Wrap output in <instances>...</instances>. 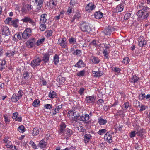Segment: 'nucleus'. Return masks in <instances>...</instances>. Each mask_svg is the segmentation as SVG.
I'll use <instances>...</instances> for the list:
<instances>
[{
	"mask_svg": "<svg viewBox=\"0 0 150 150\" xmlns=\"http://www.w3.org/2000/svg\"><path fill=\"white\" fill-rule=\"evenodd\" d=\"M150 13L149 8L147 7H144L142 9L139 10L137 13L138 17L142 19L147 18Z\"/></svg>",
	"mask_w": 150,
	"mask_h": 150,
	"instance_id": "nucleus-1",
	"label": "nucleus"
},
{
	"mask_svg": "<svg viewBox=\"0 0 150 150\" xmlns=\"http://www.w3.org/2000/svg\"><path fill=\"white\" fill-rule=\"evenodd\" d=\"M23 95V92L21 90H20L18 92L17 94H14L11 98V100L13 102H16L20 99L21 98Z\"/></svg>",
	"mask_w": 150,
	"mask_h": 150,
	"instance_id": "nucleus-2",
	"label": "nucleus"
},
{
	"mask_svg": "<svg viewBox=\"0 0 150 150\" xmlns=\"http://www.w3.org/2000/svg\"><path fill=\"white\" fill-rule=\"evenodd\" d=\"M32 30L30 28H26L22 34V37L24 39H27L31 35Z\"/></svg>",
	"mask_w": 150,
	"mask_h": 150,
	"instance_id": "nucleus-3",
	"label": "nucleus"
},
{
	"mask_svg": "<svg viewBox=\"0 0 150 150\" xmlns=\"http://www.w3.org/2000/svg\"><path fill=\"white\" fill-rule=\"evenodd\" d=\"M103 53L105 58L108 59L109 54L110 52L109 46L108 45H104L103 46Z\"/></svg>",
	"mask_w": 150,
	"mask_h": 150,
	"instance_id": "nucleus-4",
	"label": "nucleus"
},
{
	"mask_svg": "<svg viewBox=\"0 0 150 150\" xmlns=\"http://www.w3.org/2000/svg\"><path fill=\"white\" fill-rule=\"evenodd\" d=\"M66 39L65 38L58 39V44L60 45L62 48L68 49V48L67 45V42L66 41Z\"/></svg>",
	"mask_w": 150,
	"mask_h": 150,
	"instance_id": "nucleus-5",
	"label": "nucleus"
},
{
	"mask_svg": "<svg viewBox=\"0 0 150 150\" xmlns=\"http://www.w3.org/2000/svg\"><path fill=\"white\" fill-rule=\"evenodd\" d=\"M96 7V5L94 3L92 2H90L86 5L85 7V10L88 12H91L94 10Z\"/></svg>",
	"mask_w": 150,
	"mask_h": 150,
	"instance_id": "nucleus-6",
	"label": "nucleus"
},
{
	"mask_svg": "<svg viewBox=\"0 0 150 150\" xmlns=\"http://www.w3.org/2000/svg\"><path fill=\"white\" fill-rule=\"evenodd\" d=\"M42 60L39 57L32 60L30 63V65L33 68H35L36 66L40 64Z\"/></svg>",
	"mask_w": 150,
	"mask_h": 150,
	"instance_id": "nucleus-7",
	"label": "nucleus"
},
{
	"mask_svg": "<svg viewBox=\"0 0 150 150\" xmlns=\"http://www.w3.org/2000/svg\"><path fill=\"white\" fill-rule=\"evenodd\" d=\"M21 21L23 23H29L33 26L35 25V23L34 21L28 16H25L21 20Z\"/></svg>",
	"mask_w": 150,
	"mask_h": 150,
	"instance_id": "nucleus-8",
	"label": "nucleus"
},
{
	"mask_svg": "<svg viewBox=\"0 0 150 150\" xmlns=\"http://www.w3.org/2000/svg\"><path fill=\"white\" fill-rule=\"evenodd\" d=\"M74 117H72L71 120L73 122L75 121V123H77L78 124H81V122L79 121L80 115L79 113L77 111H75Z\"/></svg>",
	"mask_w": 150,
	"mask_h": 150,
	"instance_id": "nucleus-9",
	"label": "nucleus"
},
{
	"mask_svg": "<svg viewBox=\"0 0 150 150\" xmlns=\"http://www.w3.org/2000/svg\"><path fill=\"white\" fill-rule=\"evenodd\" d=\"M72 134V130L67 128L65 129V131L61 134L62 136H64L65 139H68Z\"/></svg>",
	"mask_w": 150,
	"mask_h": 150,
	"instance_id": "nucleus-10",
	"label": "nucleus"
},
{
	"mask_svg": "<svg viewBox=\"0 0 150 150\" xmlns=\"http://www.w3.org/2000/svg\"><path fill=\"white\" fill-rule=\"evenodd\" d=\"M35 39L31 38L28 40L26 43V45L28 48H31L34 47L35 44Z\"/></svg>",
	"mask_w": 150,
	"mask_h": 150,
	"instance_id": "nucleus-11",
	"label": "nucleus"
},
{
	"mask_svg": "<svg viewBox=\"0 0 150 150\" xmlns=\"http://www.w3.org/2000/svg\"><path fill=\"white\" fill-rule=\"evenodd\" d=\"M112 134L110 132H108L104 136V139L107 142L111 143L112 142Z\"/></svg>",
	"mask_w": 150,
	"mask_h": 150,
	"instance_id": "nucleus-12",
	"label": "nucleus"
},
{
	"mask_svg": "<svg viewBox=\"0 0 150 150\" xmlns=\"http://www.w3.org/2000/svg\"><path fill=\"white\" fill-rule=\"evenodd\" d=\"M81 28L83 32H89L91 30V28L88 23H83L81 25Z\"/></svg>",
	"mask_w": 150,
	"mask_h": 150,
	"instance_id": "nucleus-13",
	"label": "nucleus"
},
{
	"mask_svg": "<svg viewBox=\"0 0 150 150\" xmlns=\"http://www.w3.org/2000/svg\"><path fill=\"white\" fill-rule=\"evenodd\" d=\"M85 100L88 103L93 104L95 103V98L93 96H86Z\"/></svg>",
	"mask_w": 150,
	"mask_h": 150,
	"instance_id": "nucleus-14",
	"label": "nucleus"
},
{
	"mask_svg": "<svg viewBox=\"0 0 150 150\" xmlns=\"http://www.w3.org/2000/svg\"><path fill=\"white\" fill-rule=\"evenodd\" d=\"M1 30H2V34L5 35H9L10 32L9 28L6 26H3L1 27Z\"/></svg>",
	"mask_w": 150,
	"mask_h": 150,
	"instance_id": "nucleus-15",
	"label": "nucleus"
},
{
	"mask_svg": "<svg viewBox=\"0 0 150 150\" xmlns=\"http://www.w3.org/2000/svg\"><path fill=\"white\" fill-rule=\"evenodd\" d=\"M92 74L94 77L97 78L103 75V73L98 69L97 71H92Z\"/></svg>",
	"mask_w": 150,
	"mask_h": 150,
	"instance_id": "nucleus-16",
	"label": "nucleus"
},
{
	"mask_svg": "<svg viewBox=\"0 0 150 150\" xmlns=\"http://www.w3.org/2000/svg\"><path fill=\"white\" fill-rule=\"evenodd\" d=\"M12 118L13 119L15 120V121H18L21 122L22 120L21 117H18V113L17 112H16L13 114Z\"/></svg>",
	"mask_w": 150,
	"mask_h": 150,
	"instance_id": "nucleus-17",
	"label": "nucleus"
},
{
	"mask_svg": "<svg viewBox=\"0 0 150 150\" xmlns=\"http://www.w3.org/2000/svg\"><path fill=\"white\" fill-rule=\"evenodd\" d=\"M146 44V42L142 37H140L139 40V45L140 47H142Z\"/></svg>",
	"mask_w": 150,
	"mask_h": 150,
	"instance_id": "nucleus-18",
	"label": "nucleus"
},
{
	"mask_svg": "<svg viewBox=\"0 0 150 150\" xmlns=\"http://www.w3.org/2000/svg\"><path fill=\"white\" fill-rule=\"evenodd\" d=\"M94 15L95 18L99 19L102 18L103 14L100 11H97L95 12Z\"/></svg>",
	"mask_w": 150,
	"mask_h": 150,
	"instance_id": "nucleus-19",
	"label": "nucleus"
},
{
	"mask_svg": "<svg viewBox=\"0 0 150 150\" xmlns=\"http://www.w3.org/2000/svg\"><path fill=\"white\" fill-rule=\"evenodd\" d=\"M92 137L91 135L89 134H85L84 136V140L85 143L89 142Z\"/></svg>",
	"mask_w": 150,
	"mask_h": 150,
	"instance_id": "nucleus-20",
	"label": "nucleus"
},
{
	"mask_svg": "<svg viewBox=\"0 0 150 150\" xmlns=\"http://www.w3.org/2000/svg\"><path fill=\"white\" fill-rule=\"evenodd\" d=\"M89 118V115L86 114L84 115H82V116L80 117V121H85L88 120Z\"/></svg>",
	"mask_w": 150,
	"mask_h": 150,
	"instance_id": "nucleus-21",
	"label": "nucleus"
},
{
	"mask_svg": "<svg viewBox=\"0 0 150 150\" xmlns=\"http://www.w3.org/2000/svg\"><path fill=\"white\" fill-rule=\"evenodd\" d=\"M75 66L78 68L83 67L85 66V64L82 60H79L75 64Z\"/></svg>",
	"mask_w": 150,
	"mask_h": 150,
	"instance_id": "nucleus-22",
	"label": "nucleus"
},
{
	"mask_svg": "<svg viewBox=\"0 0 150 150\" xmlns=\"http://www.w3.org/2000/svg\"><path fill=\"white\" fill-rule=\"evenodd\" d=\"M76 124L77 125H76V124H74V126L77 127V129L79 130V131L80 132H84L85 131V129L84 128L82 125H81V124H78L77 123H76Z\"/></svg>",
	"mask_w": 150,
	"mask_h": 150,
	"instance_id": "nucleus-23",
	"label": "nucleus"
},
{
	"mask_svg": "<svg viewBox=\"0 0 150 150\" xmlns=\"http://www.w3.org/2000/svg\"><path fill=\"white\" fill-rule=\"evenodd\" d=\"M98 122L100 125H104L107 122L106 119H103L101 117H99L98 119Z\"/></svg>",
	"mask_w": 150,
	"mask_h": 150,
	"instance_id": "nucleus-24",
	"label": "nucleus"
},
{
	"mask_svg": "<svg viewBox=\"0 0 150 150\" xmlns=\"http://www.w3.org/2000/svg\"><path fill=\"white\" fill-rule=\"evenodd\" d=\"M19 20L18 19H15L12 20L11 22V25H13L15 28H17L18 26Z\"/></svg>",
	"mask_w": 150,
	"mask_h": 150,
	"instance_id": "nucleus-25",
	"label": "nucleus"
},
{
	"mask_svg": "<svg viewBox=\"0 0 150 150\" xmlns=\"http://www.w3.org/2000/svg\"><path fill=\"white\" fill-rule=\"evenodd\" d=\"M47 16V14H44L41 15L40 23H45L46 22Z\"/></svg>",
	"mask_w": 150,
	"mask_h": 150,
	"instance_id": "nucleus-26",
	"label": "nucleus"
},
{
	"mask_svg": "<svg viewBox=\"0 0 150 150\" xmlns=\"http://www.w3.org/2000/svg\"><path fill=\"white\" fill-rule=\"evenodd\" d=\"M65 80L64 77H62L61 76H59L57 79V81L59 85L63 84Z\"/></svg>",
	"mask_w": 150,
	"mask_h": 150,
	"instance_id": "nucleus-27",
	"label": "nucleus"
},
{
	"mask_svg": "<svg viewBox=\"0 0 150 150\" xmlns=\"http://www.w3.org/2000/svg\"><path fill=\"white\" fill-rule=\"evenodd\" d=\"M124 8V5L123 4L121 3L118 5L116 8V11H117L118 12L122 11Z\"/></svg>",
	"mask_w": 150,
	"mask_h": 150,
	"instance_id": "nucleus-28",
	"label": "nucleus"
},
{
	"mask_svg": "<svg viewBox=\"0 0 150 150\" xmlns=\"http://www.w3.org/2000/svg\"><path fill=\"white\" fill-rule=\"evenodd\" d=\"M15 50L12 51L10 50H8L7 52L5 53L6 56L8 57H11L13 56L15 54Z\"/></svg>",
	"mask_w": 150,
	"mask_h": 150,
	"instance_id": "nucleus-29",
	"label": "nucleus"
},
{
	"mask_svg": "<svg viewBox=\"0 0 150 150\" xmlns=\"http://www.w3.org/2000/svg\"><path fill=\"white\" fill-rule=\"evenodd\" d=\"M139 79V78L137 76L133 75L131 77L130 79V81L131 82L135 83Z\"/></svg>",
	"mask_w": 150,
	"mask_h": 150,
	"instance_id": "nucleus-30",
	"label": "nucleus"
},
{
	"mask_svg": "<svg viewBox=\"0 0 150 150\" xmlns=\"http://www.w3.org/2000/svg\"><path fill=\"white\" fill-rule=\"evenodd\" d=\"M66 127V126L65 124L64 123H62L60 125V128L59 129V132L60 134H61L64 131Z\"/></svg>",
	"mask_w": 150,
	"mask_h": 150,
	"instance_id": "nucleus-31",
	"label": "nucleus"
},
{
	"mask_svg": "<svg viewBox=\"0 0 150 150\" xmlns=\"http://www.w3.org/2000/svg\"><path fill=\"white\" fill-rule=\"evenodd\" d=\"M43 4V0L40 1L38 4H37L36 8L35 9L36 11H38L41 9Z\"/></svg>",
	"mask_w": 150,
	"mask_h": 150,
	"instance_id": "nucleus-32",
	"label": "nucleus"
},
{
	"mask_svg": "<svg viewBox=\"0 0 150 150\" xmlns=\"http://www.w3.org/2000/svg\"><path fill=\"white\" fill-rule=\"evenodd\" d=\"M4 120L6 124H8L10 122V116L7 114L4 115Z\"/></svg>",
	"mask_w": 150,
	"mask_h": 150,
	"instance_id": "nucleus-33",
	"label": "nucleus"
},
{
	"mask_svg": "<svg viewBox=\"0 0 150 150\" xmlns=\"http://www.w3.org/2000/svg\"><path fill=\"white\" fill-rule=\"evenodd\" d=\"M91 60L93 63L95 64H98L100 62V60L98 58L94 56H92L91 57Z\"/></svg>",
	"mask_w": 150,
	"mask_h": 150,
	"instance_id": "nucleus-34",
	"label": "nucleus"
},
{
	"mask_svg": "<svg viewBox=\"0 0 150 150\" xmlns=\"http://www.w3.org/2000/svg\"><path fill=\"white\" fill-rule=\"evenodd\" d=\"M104 32L106 35H110L112 32L110 27H108L106 28L104 31Z\"/></svg>",
	"mask_w": 150,
	"mask_h": 150,
	"instance_id": "nucleus-35",
	"label": "nucleus"
},
{
	"mask_svg": "<svg viewBox=\"0 0 150 150\" xmlns=\"http://www.w3.org/2000/svg\"><path fill=\"white\" fill-rule=\"evenodd\" d=\"M46 143L44 140L40 141L39 143L38 146L41 148L45 147L46 145Z\"/></svg>",
	"mask_w": 150,
	"mask_h": 150,
	"instance_id": "nucleus-36",
	"label": "nucleus"
},
{
	"mask_svg": "<svg viewBox=\"0 0 150 150\" xmlns=\"http://www.w3.org/2000/svg\"><path fill=\"white\" fill-rule=\"evenodd\" d=\"M49 59V55L48 54L45 53L44 54L42 60L45 62H47L48 61Z\"/></svg>",
	"mask_w": 150,
	"mask_h": 150,
	"instance_id": "nucleus-37",
	"label": "nucleus"
},
{
	"mask_svg": "<svg viewBox=\"0 0 150 150\" xmlns=\"http://www.w3.org/2000/svg\"><path fill=\"white\" fill-rule=\"evenodd\" d=\"M50 4L53 7L55 8L57 4V1L56 0H51L50 2Z\"/></svg>",
	"mask_w": 150,
	"mask_h": 150,
	"instance_id": "nucleus-38",
	"label": "nucleus"
},
{
	"mask_svg": "<svg viewBox=\"0 0 150 150\" xmlns=\"http://www.w3.org/2000/svg\"><path fill=\"white\" fill-rule=\"evenodd\" d=\"M74 55H76L77 56H80L82 54V52L81 50L79 49H76L74 51L73 53Z\"/></svg>",
	"mask_w": 150,
	"mask_h": 150,
	"instance_id": "nucleus-39",
	"label": "nucleus"
},
{
	"mask_svg": "<svg viewBox=\"0 0 150 150\" xmlns=\"http://www.w3.org/2000/svg\"><path fill=\"white\" fill-rule=\"evenodd\" d=\"M30 73L27 71L25 72L23 74V79L25 80H28L29 78Z\"/></svg>",
	"mask_w": 150,
	"mask_h": 150,
	"instance_id": "nucleus-40",
	"label": "nucleus"
},
{
	"mask_svg": "<svg viewBox=\"0 0 150 150\" xmlns=\"http://www.w3.org/2000/svg\"><path fill=\"white\" fill-rule=\"evenodd\" d=\"M56 93L53 91H50L49 93V97L51 98H54L56 97Z\"/></svg>",
	"mask_w": 150,
	"mask_h": 150,
	"instance_id": "nucleus-41",
	"label": "nucleus"
},
{
	"mask_svg": "<svg viewBox=\"0 0 150 150\" xmlns=\"http://www.w3.org/2000/svg\"><path fill=\"white\" fill-rule=\"evenodd\" d=\"M59 62V57L57 54H55L54 57L53 62L55 65H57Z\"/></svg>",
	"mask_w": 150,
	"mask_h": 150,
	"instance_id": "nucleus-42",
	"label": "nucleus"
},
{
	"mask_svg": "<svg viewBox=\"0 0 150 150\" xmlns=\"http://www.w3.org/2000/svg\"><path fill=\"white\" fill-rule=\"evenodd\" d=\"M39 129L38 128H35L33 129V132L32 133V135L33 136L37 135L39 134Z\"/></svg>",
	"mask_w": 150,
	"mask_h": 150,
	"instance_id": "nucleus-43",
	"label": "nucleus"
},
{
	"mask_svg": "<svg viewBox=\"0 0 150 150\" xmlns=\"http://www.w3.org/2000/svg\"><path fill=\"white\" fill-rule=\"evenodd\" d=\"M6 61L5 60H0V71L2 70L4 68L3 66L6 64Z\"/></svg>",
	"mask_w": 150,
	"mask_h": 150,
	"instance_id": "nucleus-44",
	"label": "nucleus"
},
{
	"mask_svg": "<svg viewBox=\"0 0 150 150\" xmlns=\"http://www.w3.org/2000/svg\"><path fill=\"white\" fill-rule=\"evenodd\" d=\"M40 103V101L38 99L35 100L32 103V105L35 107H37Z\"/></svg>",
	"mask_w": 150,
	"mask_h": 150,
	"instance_id": "nucleus-45",
	"label": "nucleus"
},
{
	"mask_svg": "<svg viewBox=\"0 0 150 150\" xmlns=\"http://www.w3.org/2000/svg\"><path fill=\"white\" fill-rule=\"evenodd\" d=\"M85 73V71L84 70H83L80 71H79L76 74V75L79 77H81L84 76Z\"/></svg>",
	"mask_w": 150,
	"mask_h": 150,
	"instance_id": "nucleus-46",
	"label": "nucleus"
},
{
	"mask_svg": "<svg viewBox=\"0 0 150 150\" xmlns=\"http://www.w3.org/2000/svg\"><path fill=\"white\" fill-rule=\"evenodd\" d=\"M76 38L72 37H71L69 39V43L72 44H74L76 43Z\"/></svg>",
	"mask_w": 150,
	"mask_h": 150,
	"instance_id": "nucleus-47",
	"label": "nucleus"
},
{
	"mask_svg": "<svg viewBox=\"0 0 150 150\" xmlns=\"http://www.w3.org/2000/svg\"><path fill=\"white\" fill-rule=\"evenodd\" d=\"M52 31L51 30H48L45 33V34L46 37H48L51 36L52 35Z\"/></svg>",
	"mask_w": 150,
	"mask_h": 150,
	"instance_id": "nucleus-48",
	"label": "nucleus"
},
{
	"mask_svg": "<svg viewBox=\"0 0 150 150\" xmlns=\"http://www.w3.org/2000/svg\"><path fill=\"white\" fill-rule=\"evenodd\" d=\"M80 13L78 12H77L73 17L72 21H74L76 19H78L80 17Z\"/></svg>",
	"mask_w": 150,
	"mask_h": 150,
	"instance_id": "nucleus-49",
	"label": "nucleus"
},
{
	"mask_svg": "<svg viewBox=\"0 0 150 150\" xmlns=\"http://www.w3.org/2000/svg\"><path fill=\"white\" fill-rule=\"evenodd\" d=\"M45 40V38L44 37H42L41 39H39L36 43L37 45L39 46L44 42Z\"/></svg>",
	"mask_w": 150,
	"mask_h": 150,
	"instance_id": "nucleus-50",
	"label": "nucleus"
},
{
	"mask_svg": "<svg viewBox=\"0 0 150 150\" xmlns=\"http://www.w3.org/2000/svg\"><path fill=\"white\" fill-rule=\"evenodd\" d=\"M107 131L105 129H103L99 130L97 132V133L100 135H103Z\"/></svg>",
	"mask_w": 150,
	"mask_h": 150,
	"instance_id": "nucleus-51",
	"label": "nucleus"
},
{
	"mask_svg": "<svg viewBox=\"0 0 150 150\" xmlns=\"http://www.w3.org/2000/svg\"><path fill=\"white\" fill-rule=\"evenodd\" d=\"M14 38H15V40H20L21 39V34L20 33H18L15 34Z\"/></svg>",
	"mask_w": 150,
	"mask_h": 150,
	"instance_id": "nucleus-52",
	"label": "nucleus"
},
{
	"mask_svg": "<svg viewBox=\"0 0 150 150\" xmlns=\"http://www.w3.org/2000/svg\"><path fill=\"white\" fill-rule=\"evenodd\" d=\"M41 24L40 26V29L42 31H44L46 28V26L45 23H40Z\"/></svg>",
	"mask_w": 150,
	"mask_h": 150,
	"instance_id": "nucleus-53",
	"label": "nucleus"
},
{
	"mask_svg": "<svg viewBox=\"0 0 150 150\" xmlns=\"http://www.w3.org/2000/svg\"><path fill=\"white\" fill-rule=\"evenodd\" d=\"M129 106V102H127L124 104L122 105V108L125 110H126Z\"/></svg>",
	"mask_w": 150,
	"mask_h": 150,
	"instance_id": "nucleus-54",
	"label": "nucleus"
},
{
	"mask_svg": "<svg viewBox=\"0 0 150 150\" xmlns=\"http://www.w3.org/2000/svg\"><path fill=\"white\" fill-rule=\"evenodd\" d=\"M130 61L128 57H125L124 58L123 60V63L125 64H127L129 63Z\"/></svg>",
	"mask_w": 150,
	"mask_h": 150,
	"instance_id": "nucleus-55",
	"label": "nucleus"
},
{
	"mask_svg": "<svg viewBox=\"0 0 150 150\" xmlns=\"http://www.w3.org/2000/svg\"><path fill=\"white\" fill-rule=\"evenodd\" d=\"M75 111V110L74 111L72 110H69L68 113V117L70 118L71 117L73 116L74 115Z\"/></svg>",
	"mask_w": 150,
	"mask_h": 150,
	"instance_id": "nucleus-56",
	"label": "nucleus"
},
{
	"mask_svg": "<svg viewBox=\"0 0 150 150\" xmlns=\"http://www.w3.org/2000/svg\"><path fill=\"white\" fill-rule=\"evenodd\" d=\"M24 127L22 125L19 126L18 128V130L21 133H23L24 132Z\"/></svg>",
	"mask_w": 150,
	"mask_h": 150,
	"instance_id": "nucleus-57",
	"label": "nucleus"
},
{
	"mask_svg": "<svg viewBox=\"0 0 150 150\" xmlns=\"http://www.w3.org/2000/svg\"><path fill=\"white\" fill-rule=\"evenodd\" d=\"M11 21L12 18H11L8 17L4 21V22L6 24L10 25Z\"/></svg>",
	"mask_w": 150,
	"mask_h": 150,
	"instance_id": "nucleus-58",
	"label": "nucleus"
},
{
	"mask_svg": "<svg viewBox=\"0 0 150 150\" xmlns=\"http://www.w3.org/2000/svg\"><path fill=\"white\" fill-rule=\"evenodd\" d=\"M29 144L33 149H35L38 148L37 146V145L35 144L34 142L32 141H30V142Z\"/></svg>",
	"mask_w": 150,
	"mask_h": 150,
	"instance_id": "nucleus-59",
	"label": "nucleus"
},
{
	"mask_svg": "<svg viewBox=\"0 0 150 150\" xmlns=\"http://www.w3.org/2000/svg\"><path fill=\"white\" fill-rule=\"evenodd\" d=\"M139 98L140 100H142L145 97V95L144 93H142L139 94Z\"/></svg>",
	"mask_w": 150,
	"mask_h": 150,
	"instance_id": "nucleus-60",
	"label": "nucleus"
},
{
	"mask_svg": "<svg viewBox=\"0 0 150 150\" xmlns=\"http://www.w3.org/2000/svg\"><path fill=\"white\" fill-rule=\"evenodd\" d=\"M25 7L26 8L27 10H28L29 11L33 8V7L31 4H26Z\"/></svg>",
	"mask_w": 150,
	"mask_h": 150,
	"instance_id": "nucleus-61",
	"label": "nucleus"
},
{
	"mask_svg": "<svg viewBox=\"0 0 150 150\" xmlns=\"http://www.w3.org/2000/svg\"><path fill=\"white\" fill-rule=\"evenodd\" d=\"M140 104V102L137 100H134V106L135 107L138 108V107H139Z\"/></svg>",
	"mask_w": 150,
	"mask_h": 150,
	"instance_id": "nucleus-62",
	"label": "nucleus"
},
{
	"mask_svg": "<svg viewBox=\"0 0 150 150\" xmlns=\"http://www.w3.org/2000/svg\"><path fill=\"white\" fill-rule=\"evenodd\" d=\"M85 91L84 88H80L78 91V93L81 95H82L84 94V91Z\"/></svg>",
	"mask_w": 150,
	"mask_h": 150,
	"instance_id": "nucleus-63",
	"label": "nucleus"
},
{
	"mask_svg": "<svg viewBox=\"0 0 150 150\" xmlns=\"http://www.w3.org/2000/svg\"><path fill=\"white\" fill-rule=\"evenodd\" d=\"M22 13L24 14H26L27 12H29L28 10H27L26 7H23L22 8L21 10Z\"/></svg>",
	"mask_w": 150,
	"mask_h": 150,
	"instance_id": "nucleus-64",
	"label": "nucleus"
}]
</instances>
